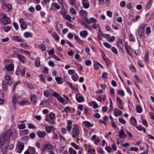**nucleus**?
I'll return each mask as SVG.
<instances>
[{
  "label": "nucleus",
  "mask_w": 154,
  "mask_h": 154,
  "mask_svg": "<svg viewBox=\"0 0 154 154\" xmlns=\"http://www.w3.org/2000/svg\"><path fill=\"white\" fill-rule=\"evenodd\" d=\"M71 77L72 79L74 81L76 82L78 80L79 77L76 73L72 75Z\"/></svg>",
  "instance_id": "obj_27"
},
{
  "label": "nucleus",
  "mask_w": 154,
  "mask_h": 154,
  "mask_svg": "<svg viewBox=\"0 0 154 154\" xmlns=\"http://www.w3.org/2000/svg\"><path fill=\"white\" fill-rule=\"evenodd\" d=\"M28 127L29 129H34L35 128V125H32L30 123L28 124Z\"/></svg>",
  "instance_id": "obj_60"
},
{
  "label": "nucleus",
  "mask_w": 154,
  "mask_h": 154,
  "mask_svg": "<svg viewBox=\"0 0 154 154\" xmlns=\"http://www.w3.org/2000/svg\"><path fill=\"white\" fill-rule=\"evenodd\" d=\"M57 99L60 102L62 103H64L65 102L64 100L62 97H58Z\"/></svg>",
  "instance_id": "obj_53"
},
{
  "label": "nucleus",
  "mask_w": 154,
  "mask_h": 154,
  "mask_svg": "<svg viewBox=\"0 0 154 154\" xmlns=\"http://www.w3.org/2000/svg\"><path fill=\"white\" fill-rule=\"evenodd\" d=\"M24 36L26 38H28L29 37H32V34L26 32L24 33Z\"/></svg>",
  "instance_id": "obj_34"
},
{
  "label": "nucleus",
  "mask_w": 154,
  "mask_h": 154,
  "mask_svg": "<svg viewBox=\"0 0 154 154\" xmlns=\"http://www.w3.org/2000/svg\"><path fill=\"white\" fill-rule=\"evenodd\" d=\"M52 36L57 41L59 39V36L56 32H53L52 33Z\"/></svg>",
  "instance_id": "obj_24"
},
{
  "label": "nucleus",
  "mask_w": 154,
  "mask_h": 154,
  "mask_svg": "<svg viewBox=\"0 0 154 154\" xmlns=\"http://www.w3.org/2000/svg\"><path fill=\"white\" fill-rule=\"evenodd\" d=\"M149 53L148 51L146 52V54L145 55V60L146 61H147L148 60Z\"/></svg>",
  "instance_id": "obj_43"
},
{
  "label": "nucleus",
  "mask_w": 154,
  "mask_h": 154,
  "mask_svg": "<svg viewBox=\"0 0 154 154\" xmlns=\"http://www.w3.org/2000/svg\"><path fill=\"white\" fill-rule=\"evenodd\" d=\"M2 85L3 90L4 91H6L8 88V85H11V83H9L8 82L6 81H3L2 82Z\"/></svg>",
  "instance_id": "obj_5"
},
{
  "label": "nucleus",
  "mask_w": 154,
  "mask_h": 154,
  "mask_svg": "<svg viewBox=\"0 0 154 154\" xmlns=\"http://www.w3.org/2000/svg\"><path fill=\"white\" fill-rule=\"evenodd\" d=\"M14 67V64H13L11 63L6 65L5 66V68L8 71H11L13 70Z\"/></svg>",
  "instance_id": "obj_12"
},
{
  "label": "nucleus",
  "mask_w": 154,
  "mask_h": 154,
  "mask_svg": "<svg viewBox=\"0 0 154 154\" xmlns=\"http://www.w3.org/2000/svg\"><path fill=\"white\" fill-rule=\"evenodd\" d=\"M111 50L115 54H117L118 53L117 49L115 47H112Z\"/></svg>",
  "instance_id": "obj_48"
},
{
  "label": "nucleus",
  "mask_w": 154,
  "mask_h": 154,
  "mask_svg": "<svg viewBox=\"0 0 154 154\" xmlns=\"http://www.w3.org/2000/svg\"><path fill=\"white\" fill-rule=\"evenodd\" d=\"M28 150L30 153V154H37V153L36 152L35 149V147L29 146Z\"/></svg>",
  "instance_id": "obj_14"
},
{
  "label": "nucleus",
  "mask_w": 154,
  "mask_h": 154,
  "mask_svg": "<svg viewBox=\"0 0 154 154\" xmlns=\"http://www.w3.org/2000/svg\"><path fill=\"white\" fill-rule=\"evenodd\" d=\"M80 35L83 38H85L88 35L87 31L86 30L81 31L80 32Z\"/></svg>",
  "instance_id": "obj_20"
},
{
  "label": "nucleus",
  "mask_w": 154,
  "mask_h": 154,
  "mask_svg": "<svg viewBox=\"0 0 154 154\" xmlns=\"http://www.w3.org/2000/svg\"><path fill=\"white\" fill-rule=\"evenodd\" d=\"M119 121L123 124H125L126 123L125 121L124 120L123 118H119Z\"/></svg>",
  "instance_id": "obj_54"
},
{
  "label": "nucleus",
  "mask_w": 154,
  "mask_h": 154,
  "mask_svg": "<svg viewBox=\"0 0 154 154\" xmlns=\"http://www.w3.org/2000/svg\"><path fill=\"white\" fill-rule=\"evenodd\" d=\"M75 98L77 101L79 103L84 102L85 101L84 97L80 93H77L76 94Z\"/></svg>",
  "instance_id": "obj_4"
},
{
  "label": "nucleus",
  "mask_w": 154,
  "mask_h": 154,
  "mask_svg": "<svg viewBox=\"0 0 154 154\" xmlns=\"http://www.w3.org/2000/svg\"><path fill=\"white\" fill-rule=\"evenodd\" d=\"M4 143V141L3 140V138H0V149L2 147V146Z\"/></svg>",
  "instance_id": "obj_41"
},
{
  "label": "nucleus",
  "mask_w": 154,
  "mask_h": 154,
  "mask_svg": "<svg viewBox=\"0 0 154 154\" xmlns=\"http://www.w3.org/2000/svg\"><path fill=\"white\" fill-rule=\"evenodd\" d=\"M125 49L126 50H130V49H131V47L130 46L128 45L127 42H126L125 43Z\"/></svg>",
  "instance_id": "obj_58"
},
{
  "label": "nucleus",
  "mask_w": 154,
  "mask_h": 154,
  "mask_svg": "<svg viewBox=\"0 0 154 154\" xmlns=\"http://www.w3.org/2000/svg\"><path fill=\"white\" fill-rule=\"evenodd\" d=\"M103 60L106 63L107 66H108L110 64V61L108 58H106L105 59H104Z\"/></svg>",
  "instance_id": "obj_40"
},
{
  "label": "nucleus",
  "mask_w": 154,
  "mask_h": 154,
  "mask_svg": "<svg viewBox=\"0 0 154 154\" xmlns=\"http://www.w3.org/2000/svg\"><path fill=\"white\" fill-rule=\"evenodd\" d=\"M21 70L20 68H18L16 71V74L17 75L20 74Z\"/></svg>",
  "instance_id": "obj_56"
},
{
  "label": "nucleus",
  "mask_w": 154,
  "mask_h": 154,
  "mask_svg": "<svg viewBox=\"0 0 154 154\" xmlns=\"http://www.w3.org/2000/svg\"><path fill=\"white\" fill-rule=\"evenodd\" d=\"M54 148V146L52 144L50 143H47L42 147V149L45 151L46 149L50 150Z\"/></svg>",
  "instance_id": "obj_6"
},
{
  "label": "nucleus",
  "mask_w": 154,
  "mask_h": 154,
  "mask_svg": "<svg viewBox=\"0 0 154 154\" xmlns=\"http://www.w3.org/2000/svg\"><path fill=\"white\" fill-rule=\"evenodd\" d=\"M130 122L131 124L133 125H135L136 123V119L134 118H131Z\"/></svg>",
  "instance_id": "obj_28"
},
{
  "label": "nucleus",
  "mask_w": 154,
  "mask_h": 154,
  "mask_svg": "<svg viewBox=\"0 0 154 154\" xmlns=\"http://www.w3.org/2000/svg\"><path fill=\"white\" fill-rule=\"evenodd\" d=\"M152 5V3L150 2H149L146 5V7L147 9L149 8Z\"/></svg>",
  "instance_id": "obj_64"
},
{
  "label": "nucleus",
  "mask_w": 154,
  "mask_h": 154,
  "mask_svg": "<svg viewBox=\"0 0 154 154\" xmlns=\"http://www.w3.org/2000/svg\"><path fill=\"white\" fill-rule=\"evenodd\" d=\"M36 96L34 94H32L31 96V101L32 103L35 104L37 102Z\"/></svg>",
  "instance_id": "obj_13"
},
{
  "label": "nucleus",
  "mask_w": 154,
  "mask_h": 154,
  "mask_svg": "<svg viewBox=\"0 0 154 154\" xmlns=\"http://www.w3.org/2000/svg\"><path fill=\"white\" fill-rule=\"evenodd\" d=\"M12 38L14 40L19 42H23L24 41L23 39L18 36H13Z\"/></svg>",
  "instance_id": "obj_11"
},
{
  "label": "nucleus",
  "mask_w": 154,
  "mask_h": 154,
  "mask_svg": "<svg viewBox=\"0 0 154 154\" xmlns=\"http://www.w3.org/2000/svg\"><path fill=\"white\" fill-rule=\"evenodd\" d=\"M49 118L54 120L55 119V115L54 113L53 112L50 113Z\"/></svg>",
  "instance_id": "obj_31"
},
{
  "label": "nucleus",
  "mask_w": 154,
  "mask_h": 154,
  "mask_svg": "<svg viewBox=\"0 0 154 154\" xmlns=\"http://www.w3.org/2000/svg\"><path fill=\"white\" fill-rule=\"evenodd\" d=\"M14 97L12 103L13 105H14L18 102V100L20 99V98L16 94L14 95Z\"/></svg>",
  "instance_id": "obj_9"
},
{
  "label": "nucleus",
  "mask_w": 154,
  "mask_h": 154,
  "mask_svg": "<svg viewBox=\"0 0 154 154\" xmlns=\"http://www.w3.org/2000/svg\"><path fill=\"white\" fill-rule=\"evenodd\" d=\"M122 114V112L119 109L117 111L115 112L114 114L116 116H118Z\"/></svg>",
  "instance_id": "obj_30"
},
{
  "label": "nucleus",
  "mask_w": 154,
  "mask_h": 154,
  "mask_svg": "<svg viewBox=\"0 0 154 154\" xmlns=\"http://www.w3.org/2000/svg\"><path fill=\"white\" fill-rule=\"evenodd\" d=\"M110 93L112 96L114 97L115 95L114 94V90L113 88H110Z\"/></svg>",
  "instance_id": "obj_55"
},
{
  "label": "nucleus",
  "mask_w": 154,
  "mask_h": 154,
  "mask_svg": "<svg viewBox=\"0 0 154 154\" xmlns=\"http://www.w3.org/2000/svg\"><path fill=\"white\" fill-rule=\"evenodd\" d=\"M136 109L137 112L139 113H140L142 111L143 109L142 107L140 105L137 106Z\"/></svg>",
  "instance_id": "obj_29"
},
{
  "label": "nucleus",
  "mask_w": 154,
  "mask_h": 154,
  "mask_svg": "<svg viewBox=\"0 0 154 154\" xmlns=\"http://www.w3.org/2000/svg\"><path fill=\"white\" fill-rule=\"evenodd\" d=\"M107 72H103L102 75V78H104L105 79H107Z\"/></svg>",
  "instance_id": "obj_45"
},
{
  "label": "nucleus",
  "mask_w": 154,
  "mask_h": 154,
  "mask_svg": "<svg viewBox=\"0 0 154 154\" xmlns=\"http://www.w3.org/2000/svg\"><path fill=\"white\" fill-rule=\"evenodd\" d=\"M39 77L40 79V80L42 82L45 83V79L44 77H43V75L42 74H40L39 75Z\"/></svg>",
  "instance_id": "obj_46"
},
{
  "label": "nucleus",
  "mask_w": 154,
  "mask_h": 154,
  "mask_svg": "<svg viewBox=\"0 0 154 154\" xmlns=\"http://www.w3.org/2000/svg\"><path fill=\"white\" fill-rule=\"evenodd\" d=\"M61 78L60 77H56L55 78L56 80L59 84H61L63 83V82L61 81Z\"/></svg>",
  "instance_id": "obj_39"
},
{
  "label": "nucleus",
  "mask_w": 154,
  "mask_h": 154,
  "mask_svg": "<svg viewBox=\"0 0 154 154\" xmlns=\"http://www.w3.org/2000/svg\"><path fill=\"white\" fill-rule=\"evenodd\" d=\"M151 32L150 28L149 27H147L146 29V33L147 35H148Z\"/></svg>",
  "instance_id": "obj_61"
},
{
  "label": "nucleus",
  "mask_w": 154,
  "mask_h": 154,
  "mask_svg": "<svg viewBox=\"0 0 154 154\" xmlns=\"http://www.w3.org/2000/svg\"><path fill=\"white\" fill-rule=\"evenodd\" d=\"M37 134L38 136L40 138H43L44 137L46 134L45 131H38Z\"/></svg>",
  "instance_id": "obj_15"
},
{
  "label": "nucleus",
  "mask_w": 154,
  "mask_h": 154,
  "mask_svg": "<svg viewBox=\"0 0 154 154\" xmlns=\"http://www.w3.org/2000/svg\"><path fill=\"white\" fill-rule=\"evenodd\" d=\"M126 135L123 129H122L119 131V137L120 138H123L125 137Z\"/></svg>",
  "instance_id": "obj_18"
},
{
  "label": "nucleus",
  "mask_w": 154,
  "mask_h": 154,
  "mask_svg": "<svg viewBox=\"0 0 154 154\" xmlns=\"http://www.w3.org/2000/svg\"><path fill=\"white\" fill-rule=\"evenodd\" d=\"M69 3L72 5H74L76 3V0H69Z\"/></svg>",
  "instance_id": "obj_51"
},
{
  "label": "nucleus",
  "mask_w": 154,
  "mask_h": 154,
  "mask_svg": "<svg viewBox=\"0 0 154 154\" xmlns=\"http://www.w3.org/2000/svg\"><path fill=\"white\" fill-rule=\"evenodd\" d=\"M12 134L13 131L11 130H9L7 131L5 134L4 137H2L3 138V140L4 141V142L5 141H8Z\"/></svg>",
  "instance_id": "obj_3"
},
{
  "label": "nucleus",
  "mask_w": 154,
  "mask_h": 154,
  "mask_svg": "<svg viewBox=\"0 0 154 154\" xmlns=\"http://www.w3.org/2000/svg\"><path fill=\"white\" fill-rule=\"evenodd\" d=\"M105 149L109 152H110L112 150V148L110 146H106L105 148Z\"/></svg>",
  "instance_id": "obj_52"
},
{
  "label": "nucleus",
  "mask_w": 154,
  "mask_h": 154,
  "mask_svg": "<svg viewBox=\"0 0 154 154\" xmlns=\"http://www.w3.org/2000/svg\"><path fill=\"white\" fill-rule=\"evenodd\" d=\"M79 14L82 17H86L87 16L88 13L84 10H82L79 12Z\"/></svg>",
  "instance_id": "obj_19"
},
{
  "label": "nucleus",
  "mask_w": 154,
  "mask_h": 154,
  "mask_svg": "<svg viewBox=\"0 0 154 154\" xmlns=\"http://www.w3.org/2000/svg\"><path fill=\"white\" fill-rule=\"evenodd\" d=\"M66 83L69 85V87L71 88V89L73 90H76V89L73 87L72 85V83L70 82H66Z\"/></svg>",
  "instance_id": "obj_32"
},
{
  "label": "nucleus",
  "mask_w": 154,
  "mask_h": 154,
  "mask_svg": "<svg viewBox=\"0 0 154 154\" xmlns=\"http://www.w3.org/2000/svg\"><path fill=\"white\" fill-rule=\"evenodd\" d=\"M17 57L20 61L22 63H24L26 62V59L24 56L21 55H18Z\"/></svg>",
  "instance_id": "obj_17"
},
{
  "label": "nucleus",
  "mask_w": 154,
  "mask_h": 154,
  "mask_svg": "<svg viewBox=\"0 0 154 154\" xmlns=\"http://www.w3.org/2000/svg\"><path fill=\"white\" fill-rule=\"evenodd\" d=\"M11 27L10 26H7L4 28L5 31V32H8L9 31L11 30Z\"/></svg>",
  "instance_id": "obj_33"
},
{
  "label": "nucleus",
  "mask_w": 154,
  "mask_h": 154,
  "mask_svg": "<svg viewBox=\"0 0 154 154\" xmlns=\"http://www.w3.org/2000/svg\"><path fill=\"white\" fill-rule=\"evenodd\" d=\"M19 104L21 106H23L24 105H28L30 104V102L27 100H23L19 103Z\"/></svg>",
  "instance_id": "obj_22"
},
{
  "label": "nucleus",
  "mask_w": 154,
  "mask_h": 154,
  "mask_svg": "<svg viewBox=\"0 0 154 154\" xmlns=\"http://www.w3.org/2000/svg\"><path fill=\"white\" fill-rule=\"evenodd\" d=\"M72 124V121L69 120L67 122V126L66 128L67 130L68 131H70L72 128L71 125Z\"/></svg>",
  "instance_id": "obj_16"
},
{
  "label": "nucleus",
  "mask_w": 154,
  "mask_h": 154,
  "mask_svg": "<svg viewBox=\"0 0 154 154\" xmlns=\"http://www.w3.org/2000/svg\"><path fill=\"white\" fill-rule=\"evenodd\" d=\"M45 120L51 124H55V122L54 120L51 119L48 117L46 118Z\"/></svg>",
  "instance_id": "obj_23"
},
{
  "label": "nucleus",
  "mask_w": 154,
  "mask_h": 154,
  "mask_svg": "<svg viewBox=\"0 0 154 154\" xmlns=\"http://www.w3.org/2000/svg\"><path fill=\"white\" fill-rule=\"evenodd\" d=\"M69 154H76L77 152L72 147H70L69 149Z\"/></svg>",
  "instance_id": "obj_25"
},
{
  "label": "nucleus",
  "mask_w": 154,
  "mask_h": 154,
  "mask_svg": "<svg viewBox=\"0 0 154 154\" xmlns=\"http://www.w3.org/2000/svg\"><path fill=\"white\" fill-rule=\"evenodd\" d=\"M103 45L104 46L108 48H110L111 47V45L109 43L107 42L103 43Z\"/></svg>",
  "instance_id": "obj_44"
},
{
  "label": "nucleus",
  "mask_w": 154,
  "mask_h": 154,
  "mask_svg": "<svg viewBox=\"0 0 154 154\" xmlns=\"http://www.w3.org/2000/svg\"><path fill=\"white\" fill-rule=\"evenodd\" d=\"M83 123L85 126L87 127H91L93 126L90 122L88 121H84L83 122Z\"/></svg>",
  "instance_id": "obj_26"
},
{
  "label": "nucleus",
  "mask_w": 154,
  "mask_h": 154,
  "mask_svg": "<svg viewBox=\"0 0 154 154\" xmlns=\"http://www.w3.org/2000/svg\"><path fill=\"white\" fill-rule=\"evenodd\" d=\"M68 73L69 74L72 75L76 73L74 70L71 69H69L68 71Z\"/></svg>",
  "instance_id": "obj_36"
},
{
  "label": "nucleus",
  "mask_w": 154,
  "mask_h": 154,
  "mask_svg": "<svg viewBox=\"0 0 154 154\" xmlns=\"http://www.w3.org/2000/svg\"><path fill=\"white\" fill-rule=\"evenodd\" d=\"M71 145L75 149H79V146L76 145L75 143L72 142L71 143Z\"/></svg>",
  "instance_id": "obj_38"
},
{
  "label": "nucleus",
  "mask_w": 154,
  "mask_h": 154,
  "mask_svg": "<svg viewBox=\"0 0 154 154\" xmlns=\"http://www.w3.org/2000/svg\"><path fill=\"white\" fill-rule=\"evenodd\" d=\"M116 100L118 105H122V101L119 97H117Z\"/></svg>",
  "instance_id": "obj_50"
},
{
  "label": "nucleus",
  "mask_w": 154,
  "mask_h": 154,
  "mask_svg": "<svg viewBox=\"0 0 154 154\" xmlns=\"http://www.w3.org/2000/svg\"><path fill=\"white\" fill-rule=\"evenodd\" d=\"M18 128L20 129H24L25 128V125L24 124H21L18 125Z\"/></svg>",
  "instance_id": "obj_59"
},
{
  "label": "nucleus",
  "mask_w": 154,
  "mask_h": 154,
  "mask_svg": "<svg viewBox=\"0 0 154 154\" xmlns=\"http://www.w3.org/2000/svg\"><path fill=\"white\" fill-rule=\"evenodd\" d=\"M54 52V49L53 48H52L51 50L48 51V54L49 55H52Z\"/></svg>",
  "instance_id": "obj_62"
},
{
  "label": "nucleus",
  "mask_w": 154,
  "mask_h": 154,
  "mask_svg": "<svg viewBox=\"0 0 154 154\" xmlns=\"http://www.w3.org/2000/svg\"><path fill=\"white\" fill-rule=\"evenodd\" d=\"M146 26V25L143 24L140 26L138 29V33L140 38L143 37L144 36L145 28Z\"/></svg>",
  "instance_id": "obj_2"
},
{
  "label": "nucleus",
  "mask_w": 154,
  "mask_h": 154,
  "mask_svg": "<svg viewBox=\"0 0 154 154\" xmlns=\"http://www.w3.org/2000/svg\"><path fill=\"white\" fill-rule=\"evenodd\" d=\"M35 66L37 67H39L40 66V58L37 57L36 58V61L35 62Z\"/></svg>",
  "instance_id": "obj_21"
},
{
  "label": "nucleus",
  "mask_w": 154,
  "mask_h": 154,
  "mask_svg": "<svg viewBox=\"0 0 154 154\" xmlns=\"http://www.w3.org/2000/svg\"><path fill=\"white\" fill-rule=\"evenodd\" d=\"M46 131L48 133H50L51 132V127L47 126L46 127Z\"/></svg>",
  "instance_id": "obj_63"
},
{
  "label": "nucleus",
  "mask_w": 154,
  "mask_h": 154,
  "mask_svg": "<svg viewBox=\"0 0 154 154\" xmlns=\"http://www.w3.org/2000/svg\"><path fill=\"white\" fill-rule=\"evenodd\" d=\"M24 148V145L23 144L21 143L19 144L17 150V152L21 153Z\"/></svg>",
  "instance_id": "obj_10"
},
{
  "label": "nucleus",
  "mask_w": 154,
  "mask_h": 154,
  "mask_svg": "<svg viewBox=\"0 0 154 154\" xmlns=\"http://www.w3.org/2000/svg\"><path fill=\"white\" fill-rule=\"evenodd\" d=\"M26 70V68H23V69L21 70L20 74H21L23 76H24Z\"/></svg>",
  "instance_id": "obj_47"
},
{
  "label": "nucleus",
  "mask_w": 154,
  "mask_h": 154,
  "mask_svg": "<svg viewBox=\"0 0 154 154\" xmlns=\"http://www.w3.org/2000/svg\"><path fill=\"white\" fill-rule=\"evenodd\" d=\"M118 94L122 96H125V93L124 91L122 90H118L117 92Z\"/></svg>",
  "instance_id": "obj_35"
},
{
  "label": "nucleus",
  "mask_w": 154,
  "mask_h": 154,
  "mask_svg": "<svg viewBox=\"0 0 154 154\" xmlns=\"http://www.w3.org/2000/svg\"><path fill=\"white\" fill-rule=\"evenodd\" d=\"M1 20L2 22L5 24H8L10 22V19L8 17L4 16L2 17L1 18Z\"/></svg>",
  "instance_id": "obj_7"
},
{
  "label": "nucleus",
  "mask_w": 154,
  "mask_h": 154,
  "mask_svg": "<svg viewBox=\"0 0 154 154\" xmlns=\"http://www.w3.org/2000/svg\"><path fill=\"white\" fill-rule=\"evenodd\" d=\"M79 130L77 126L73 127L72 128L71 134L72 137L76 138L78 137L79 134Z\"/></svg>",
  "instance_id": "obj_1"
},
{
  "label": "nucleus",
  "mask_w": 154,
  "mask_h": 154,
  "mask_svg": "<svg viewBox=\"0 0 154 154\" xmlns=\"http://www.w3.org/2000/svg\"><path fill=\"white\" fill-rule=\"evenodd\" d=\"M44 92V95L45 97H49V92L47 90H45Z\"/></svg>",
  "instance_id": "obj_37"
},
{
  "label": "nucleus",
  "mask_w": 154,
  "mask_h": 154,
  "mask_svg": "<svg viewBox=\"0 0 154 154\" xmlns=\"http://www.w3.org/2000/svg\"><path fill=\"white\" fill-rule=\"evenodd\" d=\"M46 47L45 45L43 44H42L41 45V49L42 51H45L46 50Z\"/></svg>",
  "instance_id": "obj_49"
},
{
  "label": "nucleus",
  "mask_w": 154,
  "mask_h": 154,
  "mask_svg": "<svg viewBox=\"0 0 154 154\" xmlns=\"http://www.w3.org/2000/svg\"><path fill=\"white\" fill-rule=\"evenodd\" d=\"M13 25L16 30H17L18 29L19 27L17 23L16 22H14L13 23Z\"/></svg>",
  "instance_id": "obj_57"
},
{
  "label": "nucleus",
  "mask_w": 154,
  "mask_h": 154,
  "mask_svg": "<svg viewBox=\"0 0 154 154\" xmlns=\"http://www.w3.org/2000/svg\"><path fill=\"white\" fill-rule=\"evenodd\" d=\"M82 3L85 8L87 9L89 8V4L88 2V0H82Z\"/></svg>",
  "instance_id": "obj_8"
},
{
  "label": "nucleus",
  "mask_w": 154,
  "mask_h": 154,
  "mask_svg": "<svg viewBox=\"0 0 154 154\" xmlns=\"http://www.w3.org/2000/svg\"><path fill=\"white\" fill-rule=\"evenodd\" d=\"M71 109L70 108L69 106L66 107L64 110L62 111V112H63L64 111L68 113L70 112Z\"/></svg>",
  "instance_id": "obj_42"
}]
</instances>
